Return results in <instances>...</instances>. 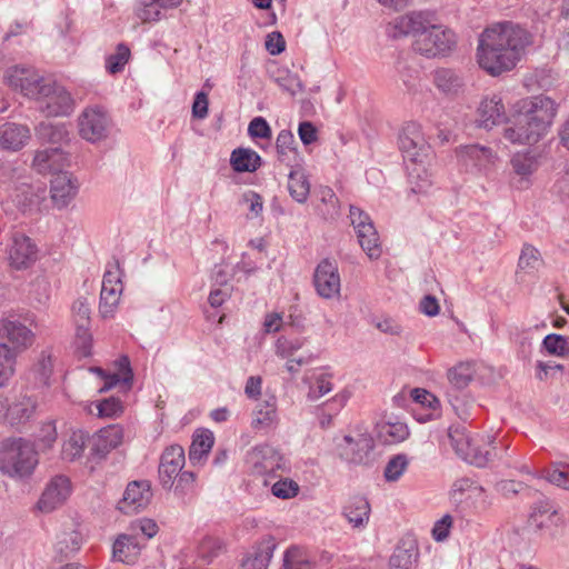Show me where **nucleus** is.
<instances>
[{
  "mask_svg": "<svg viewBox=\"0 0 569 569\" xmlns=\"http://www.w3.org/2000/svg\"><path fill=\"white\" fill-rule=\"evenodd\" d=\"M130 57V50L124 44H119L117 51L110 54L106 61L107 70L114 74L123 69Z\"/></svg>",
  "mask_w": 569,
  "mask_h": 569,
  "instance_id": "obj_51",
  "label": "nucleus"
},
{
  "mask_svg": "<svg viewBox=\"0 0 569 569\" xmlns=\"http://www.w3.org/2000/svg\"><path fill=\"white\" fill-rule=\"evenodd\" d=\"M315 286L320 297L333 299L340 295V276L336 262L322 260L315 272Z\"/></svg>",
  "mask_w": 569,
  "mask_h": 569,
  "instance_id": "obj_19",
  "label": "nucleus"
},
{
  "mask_svg": "<svg viewBox=\"0 0 569 569\" xmlns=\"http://www.w3.org/2000/svg\"><path fill=\"white\" fill-rule=\"evenodd\" d=\"M90 371L96 372L104 380V385L99 389V392L108 391L121 381L128 383L132 380V372L127 357L120 359L121 372L119 373L106 375L104 371L98 367L90 368Z\"/></svg>",
  "mask_w": 569,
  "mask_h": 569,
  "instance_id": "obj_39",
  "label": "nucleus"
},
{
  "mask_svg": "<svg viewBox=\"0 0 569 569\" xmlns=\"http://www.w3.org/2000/svg\"><path fill=\"white\" fill-rule=\"evenodd\" d=\"M77 126L78 133L83 140L97 143L108 138L111 129V118L103 107L93 104L80 112Z\"/></svg>",
  "mask_w": 569,
  "mask_h": 569,
  "instance_id": "obj_6",
  "label": "nucleus"
},
{
  "mask_svg": "<svg viewBox=\"0 0 569 569\" xmlns=\"http://www.w3.org/2000/svg\"><path fill=\"white\" fill-rule=\"evenodd\" d=\"M78 181L67 171L58 172L51 179L50 196L53 204L61 209L67 207L77 196Z\"/></svg>",
  "mask_w": 569,
  "mask_h": 569,
  "instance_id": "obj_25",
  "label": "nucleus"
},
{
  "mask_svg": "<svg viewBox=\"0 0 569 569\" xmlns=\"http://www.w3.org/2000/svg\"><path fill=\"white\" fill-rule=\"evenodd\" d=\"M432 160L426 162H412L409 168V181L415 193H428L435 183V171Z\"/></svg>",
  "mask_w": 569,
  "mask_h": 569,
  "instance_id": "obj_30",
  "label": "nucleus"
},
{
  "mask_svg": "<svg viewBox=\"0 0 569 569\" xmlns=\"http://www.w3.org/2000/svg\"><path fill=\"white\" fill-rule=\"evenodd\" d=\"M239 204L246 206L249 210L248 219H256L261 216L263 211V199L256 191L248 190L243 192L239 199Z\"/></svg>",
  "mask_w": 569,
  "mask_h": 569,
  "instance_id": "obj_50",
  "label": "nucleus"
},
{
  "mask_svg": "<svg viewBox=\"0 0 569 569\" xmlns=\"http://www.w3.org/2000/svg\"><path fill=\"white\" fill-rule=\"evenodd\" d=\"M277 423V400L276 397L270 396L256 406L251 425L254 429H267Z\"/></svg>",
  "mask_w": 569,
  "mask_h": 569,
  "instance_id": "obj_33",
  "label": "nucleus"
},
{
  "mask_svg": "<svg viewBox=\"0 0 569 569\" xmlns=\"http://www.w3.org/2000/svg\"><path fill=\"white\" fill-rule=\"evenodd\" d=\"M222 542L212 537L204 538L199 545V556L210 562L222 551Z\"/></svg>",
  "mask_w": 569,
  "mask_h": 569,
  "instance_id": "obj_59",
  "label": "nucleus"
},
{
  "mask_svg": "<svg viewBox=\"0 0 569 569\" xmlns=\"http://www.w3.org/2000/svg\"><path fill=\"white\" fill-rule=\"evenodd\" d=\"M372 448V438L361 431L346 435L336 442V450L340 459L355 465L366 462Z\"/></svg>",
  "mask_w": 569,
  "mask_h": 569,
  "instance_id": "obj_10",
  "label": "nucleus"
},
{
  "mask_svg": "<svg viewBox=\"0 0 569 569\" xmlns=\"http://www.w3.org/2000/svg\"><path fill=\"white\" fill-rule=\"evenodd\" d=\"M32 169L39 174H57L69 166L68 154L59 147H50L34 152Z\"/></svg>",
  "mask_w": 569,
  "mask_h": 569,
  "instance_id": "obj_21",
  "label": "nucleus"
},
{
  "mask_svg": "<svg viewBox=\"0 0 569 569\" xmlns=\"http://www.w3.org/2000/svg\"><path fill=\"white\" fill-rule=\"evenodd\" d=\"M331 390H332V383H331L330 379L325 375H320L316 378L315 382L310 387L308 397L311 400H318L321 397L329 393Z\"/></svg>",
  "mask_w": 569,
  "mask_h": 569,
  "instance_id": "obj_63",
  "label": "nucleus"
},
{
  "mask_svg": "<svg viewBox=\"0 0 569 569\" xmlns=\"http://www.w3.org/2000/svg\"><path fill=\"white\" fill-rule=\"evenodd\" d=\"M94 408L100 418H116L123 411L121 401L113 397L97 402Z\"/></svg>",
  "mask_w": 569,
  "mask_h": 569,
  "instance_id": "obj_52",
  "label": "nucleus"
},
{
  "mask_svg": "<svg viewBox=\"0 0 569 569\" xmlns=\"http://www.w3.org/2000/svg\"><path fill=\"white\" fill-rule=\"evenodd\" d=\"M17 357L9 346L0 342V388L7 386L16 373Z\"/></svg>",
  "mask_w": 569,
  "mask_h": 569,
  "instance_id": "obj_44",
  "label": "nucleus"
},
{
  "mask_svg": "<svg viewBox=\"0 0 569 569\" xmlns=\"http://www.w3.org/2000/svg\"><path fill=\"white\" fill-rule=\"evenodd\" d=\"M142 545L130 531L117 537L112 546V557L117 561L133 565L140 557Z\"/></svg>",
  "mask_w": 569,
  "mask_h": 569,
  "instance_id": "obj_27",
  "label": "nucleus"
},
{
  "mask_svg": "<svg viewBox=\"0 0 569 569\" xmlns=\"http://www.w3.org/2000/svg\"><path fill=\"white\" fill-rule=\"evenodd\" d=\"M76 347L81 357H88L91 355L92 336L89 331V327L76 328Z\"/></svg>",
  "mask_w": 569,
  "mask_h": 569,
  "instance_id": "obj_62",
  "label": "nucleus"
},
{
  "mask_svg": "<svg viewBox=\"0 0 569 569\" xmlns=\"http://www.w3.org/2000/svg\"><path fill=\"white\" fill-rule=\"evenodd\" d=\"M540 264L541 258L539 251L530 244L523 246L519 257V267L523 270H536Z\"/></svg>",
  "mask_w": 569,
  "mask_h": 569,
  "instance_id": "obj_56",
  "label": "nucleus"
},
{
  "mask_svg": "<svg viewBox=\"0 0 569 569\" xmlns=\"http://www.w3.org/2000/svg\"><path fill=\"white\" fill-rule=\"evenodd\" d=\"M399 148L403 158L412 162L432 160V151L427 142L421 126L417 122H407L399 133Z\"/></svg>",
  "mask_w": 569,
  "mask_h": 569,
  "instance_id": "obj_8",
  "label": "nucleus"
},
{
  "mask_svg": "<svg viewBox=\"0 0 569 569\" xmlns=\"http://www.w3.org/2000/svg\"><path fill=\"white\" fill-rule=\"evenodd\" d=\"M71 312L76 328L90 326L91 308L88 298L79 297L74 300L71 307Z\"/></svg>",
  "mask_w": 569,
  "mask_h": 569,
  "instance_id": "obj_48",
  "label": "nucleus"
},
{
  "mask_svg": "<svg viewBox=\"0 0 569 569\" xmlns=\"http://www.w3.org/2000/svg\"><path fill=\"white\" fill-rule=\"evenodd\" d=\"M457 157L466 170H477L481 173H486L497 160V154L490 148L480 144L460 147Z\"/></svg>",
  "mask_w": 569,
  "mask_h": 569,
  "instance_id": "obj_17",
  "label": "nucleus"
},
{
  "mask_svg": "<svg viewBox=\"0 0 569 569\" xmlns=\"http://www.w3.org/2000/svg\"><path fill=\"white\" fill-rule=\"evenodd\" d=\"M540 477L561 489L569 490V472L560 470L557 465L543 469Z\"/></svg>",
  "mask_w": 569,
  "mask_h": 569,
  "instance_id": "obj_54",
  "label": "nucleus"
},
{
  "mask_svg": "<svg viewBox=\"0 0 569 569\" xmlns=\"http://www.w3.org/2000/svg\"><path fill=\"white\" fill-rule=\"evenodd\" d=\"M82 541L83 538L79 531H63L57 538L56 549L63 557H69L81 548Z\"/></svg>",
  "mask_w": 569,
  "mask_h": 569,
  "instance_id": "obj_45",
  "label": "nucleus"
},
{
  "mask_svg": "<svg viewBox=\"0 0 569 569\" xmlns=\"http://www.w3.org/2000/svg\"><path fill=\"white\" fill-rule=\"evenodd\" d=\"M377 428L379 439L388 445L402 442L409 436L407 425L401 421H382Z\"/></svg>",
  "mask_w": 569,
  "mask_h": 569,
  "instance_id": "obj_37",
  "label": "nucleus"
},
{
  "mask_svg": "<svg viewBox=\"0 0 569 569\" xmlns=\"http://www.w3.org/2000/svg\"><path fill=\"white\" fill-rule=\"evenodd\" d=\"M71 493V483L67 477H54L44 488L37 502V509L49 513L62 506Z\"/></svg>",
  "mask_w": 569,
  "mask_h": 569,
  "instance_id": "obj_18",
  "label": "nucleus"
},
{
  "mask_svg": "<svg viewBox=\"0 0 569 569\" xmlns=\"http://www.w3.org/2000/svg\"><path fill=\"white\" fill-rule=\"evenodd\" d=\"M4 78L9 87L32 99L41 93L42 84L46 83L36 70L24 67L9 68Z\"/></svg>",
  "mask_w": 569,
  "mask_h": 569,
  "instance_id": "obj_14",
  "label": "nucleus"
},
{
  "mask_svg": "<svg viewBox=\"0 0 569 569\" xmlns=\"http://www.w3.org/2000/svg\"><path fill=\"white\" fill-rule=\"evenodd\" d=\"M38 465L34 445L23 438H9L0 442V470L9 477L30 476Z\"/></svg>",
  "mask_w": 569,
  "mask_h": 569,
  "instance_id": "obj_3",
  "label": "nucleus"
},
{
  "mask_svg": "<svg viewBox=\"0 0 569 569\" xmlns=\"http://www.w3.org/2000/svg\"><path fill=\"white\" fill-rule=\"evenodd\" d=\"M248 132L252 138L269 139L271 137V128L262 117H257L251 120Z\"/></svg>",
  "mask_w": 569,
  "mask_h": 569,
  "instance_id": "obj_64",
  "label": "nucleus"
},
{
  "mask_svg": "<svg viewBox=\"0 0 569 569\" xmlns=\"http://www.w3.org/2000/svg\"><path fill=\"white\" fill-rule=\"evenodd\" d=\"M214 437L209 430H200L193 436L192 443L189 449V459L192 463L200 462L201 459L209 453L213 446Z\"/></svg>",
  "mask_w": 569,
  "mask_h": 569,
  "instance_id": "obj_42",
  "label": "nucleus"
},
{
  "mask_svg": "<svg viewBox=\"0 0 569 569\" xmlns=\"http://www.w3.org/2000/svg\"><path fill=\"white\" fill-rule=\"evenodd\" d=\"M184 450L173 445L164 450L159 466V478L163 487L170 488L184 466Z\"/></svg>",
  "mask_w": 569,
  "mask_h": 569,
  "instance_id": "obj_24",
  "label": "nucleus"
},
{
  "mask_svg": "<svg viewBox=\"0 0 569 569\" xmlns=\"http://www.w3.org/2000/svg\"><path fill=\"white\" fill-rule=\"evenodd\" d=\"M231 164L237 172H253L261 166L260 156L248 148H238L231 153Z\"/></svg>",
  "mask_w": 569,
  "mask_h": 569,
  "instance_id": "obj_36",
  "label": "nucleus"
},
{
  "mask_svg": "<svg viewBox=\"0 0 569 569\" xmlns=\"http://www.w3.org/2000/svg\"><path fill=\"white\" fill-rule=\"evenodd\" d=\"M435 18V13L430 11H410L390 21L386 31L392 39L413 37L418 40L421 33L431 27Z\"/></svg>",
  "mask_w": 569,
  "mask_h": 569,
  "instance_id": "obj_9",
  "label": "nucleus"
},
{
  "mask_svg": "<svg viewBox=\"0 0 569 569\" xmlns=\"http://www.w3.org/2000/svg\"><path fill=\"white\" fill-rule=\"evenodd\" d=\"M0 338L3 340L2 342L9 346V350L14 351V356L18 357L32 346L34 333L19 320L2 319L0 320Z\"/></svg>",
  "mask_w": 569,
  "mask_h": 569,
  "instance_id": "obj_15",
  "label": "nucleus"
},
{
  "mask_svg": "<svg viewBox=\"0 0 569 569\" xmlns=\"http://www.w3.org/2000/svg\"><path fill=\"white\" fill-rule=\"evenodd\" d=\"M540 164V154L535 150L516 152L511 158V167L521 178L531 176Z\"/></svg>",
  "mask_w": 569,
  "mask_h": 569,
  "instance_id": "obj_35",
  "label": "nucleus"
},
{
  "mask_svg": "<svg viewBox=\"0 0 569 569\" xmlns=\"http://www.w3.org/2000/svg\"><path fill=\"white\" fill-rule=\"evenodd\" d=\"M431 80L440 94L456 98L463 93L466 82L462 73L451 68H437L431 73Z\"/></svg>",
  "mask_w": 569,
  "mask_h": 569,
  "instance_id": "obj_23",
  "label": "nucleus"
},
{
  "mask_svg": "<svg viewBox=\"0 0 569 569\" xmlns=\"http://www.w3.org/2000/svg\"><path fill=\"white\" fill-rule=\"evenodd\" d=\"M449 439L456 453L465 461L478 467L486 466L496 453L492 452L491 436L473 437L465 427H451Z\"/></svg>",
  "mask_w": 569,
  "mask_h": 569,
  "instance_id": "obj_4",
  "label": "nucleus"
},
{
  "mask_svg": "<svg viewBox=\"0 0 569 569\" xmlns=\"http://www.w3.org/2000/svg\"><path fill=\"white\" fill-rule=\"evenodd\" d=\"M456 44V34L442 24L437 23L436 18L431 27L422 32L418 40L413 41V50L427 58H436L448 54Z\"/></svg>",
  "mask_w": 569,
  "mask_h": 569,
  "instance_id": "obj_5",
  "label": "nucleus"
},
{
  "mask_svg": "<svg viewBox=\"0 0 569 569\" xmlns=\"http://www.w3.org/2000/svg\"><path fill=\"white\" fill-rule=\"evenodd\" d=\"M88 435L82 430H72L62 443V459L73 461L81 457Z\"/></svg>",
  "mask_w": 569,
  "mask_h": 569,
  "instance_id": "obj_40",
  "label": "nucleus"
},
{
  "mask_svg": "<svg viewBox=\"0 0 569 569\" xmlns=\"http://www.w3.org/2000/svg\"><path fill=\"white\" fill-rule=\"evenodd\" d=\"M568 337L550 333L542 341L543 348L553 356H565Z\"/></svg>",
  "mask_w": 569,
  "mask_h": 569,
  "instance_id": "obj_60",
  "label": "nucleus"
},
{
  "mask_svg": "<svg viewBox=\"0 0 569 569\" xmlns=\"http://www.w3.org/2000/svg\"><path fill=\"white\" fill-rule=\"evenodd\" d=\"M41 139L50 143H62L68 139V130L64 124L41 123L39 127Z\"/></svg>",
  "mask_w": 569,
  "mask_h": 569,
  "instance_id": "obj_49",
  "label": "nucleus"
},
{
  "mask_svg": "<svg viewBox=\"0 0 569 569\" xmlns=\"http://www.w3.org/2000/svg\"><path fill=\"white\" fill-rule=\"evenodd\" d=\"M473 366L468 362H461L448 371V380L457 389L466 388L473 379Z\"/></svg>",
  "mask_w": 569,
  "mask_h": 569,
  "instance_id": "obj_46",
  "label": "nucleus"
},
{
  "mask_svg": "<svg viewBox=\"0 0 569 569\" xmlns=\"http://www.w3.org/2000/svg\"><path fill=\"white\" fill-rule=\"evenodd\" d=\"M288 191L292 199L299 203H305L310 193V182L302 169H295L289 173Z\"/></svg>",
  "mask_w": 569,
  "mask_h": 569,
  "instance_id": "obj_38",
  "label": "nucleus"
},
{
  "mask_svg": "<svg viewBox=\"0 0 569 569\" xmlns=\"http://www.w3.org/2000/svg\"><path fill=\"white\" fill-rule=\"evenodd\" d=\"M274 548L276 543L272 539L261 541L241 560V567L243 569H267Z\"/></svg>",
  "mask_w": 569,
  "mask_h": 569,
  "instance_id": "obj_32",
  "label": "nucleus"
},
{
  "mask_svg": "<svg viewBox=\"0 0 569 569\" xmlns=\"http://www.w3.org/2000/svg\"><path fill=\"white\" fill-rule=\"evenodd\" d=\"M129 531L137 538L138 535H143L147 539H151L158 532V525L152 519L142 518L131 522Z\"/></svg>",
  "mask_w": 569,
  "mask_h": 569,
  "instance_id": "obj_58",
  "label": "nucleus"
},
{
  "mask_svg": "<svg viewBox=\"0 0 569 569\" xmlns=\"http://www.w3.org/2000/svg\"><path fill=\"white\" fill-rule=\"evenodd\" d=\"M409 465V459L406 455L393 456L386 465L385 478L388 482L398 481Z\"/></svg>",
  "mask_w": 569,
  "mask_h": 569,
  "instance_id": "obj_47",
  "label": "nucleus"
},
{
  "mask_svg": "<svg viewBox=\"0 0 569 569\" xmlns=\"http://www.w3.org/2000/svg\"><path fill=\"white\" fill-rule=\"evenodd\" d=\"M8 259L10 266L21 270L29 268L38 259V247L31 238L21 232H16L11 237L8 247Z\"/></svg>",
  "mask_w": 569,
  "mask_h": 569,
  "instance_id": "obj_16",
  "label": "nucleus"
},
{
  "mask_svg": "<svg viewBox=\"0 0 569 569\" xmlns=\"http://www.w3.org/2000/svg\"><path fill=\"white\" fill-rule=\"evenodd\" d=\"M30 139V130L27 126L6 122L0 126V149L4 151H19Z\"/></svg>",
  "mask_w": 569,
  "mask_h": 569,
  "instance_id": "obj_26",
  "label": "nucleus"
},
{
  "mask_svg": "<svg viewBox=\"0 0 569 569\" xmlns=\"http://www.w3.org/2000/svg\"><path fill=\"white\" fill-rule=\"evenodd\" d=\"M57 439V429L53 422H44L38 433L37 442L42 450L50 449Z\"/></svg>",
  "mask_w": 569,
  "mask_h": 569,
  "instance_id": "obj_61",
  "label": "nucleus"
},
{
  "mask_svg": "<svg viewBox=\"0 0 569 569\" xmlns=\"http://www.w3.org/2000/svg\"><path fill=\"white\" fill-rule=\"evenodd\" d=\"M40 109L49 117L68 116L73 109L70 93L61 86L46 81L36 98Z\"/></svg>",
  "mask_w": 569,
  "mask_h": 569,
  "instance_id": "obj_12",
  "label": "nucleus"
},
{
  "mask_svg": "<svg viewBox=\"0 0 569 569\" xmlns=\"http://www.w3.org/2000/svg\"><path fill=\"white\" fill-rule=\"evenodd\" d=\"M298 483L290 479H281L271 487L272 495L280 499L293 498L298 495Z\"/></svg>",
  "mask_w": 569,
  "mask_h": 569,
  "instance_id": "obj_57",
  "label": "nucleus"
},
{
  "mask_svg": "<svg viewBox=\"0 0 569 569\" xmlns=\"http://www.w3.org/2000/svg\"><path fill=\"white\" fill-rule=\"evenodd\" d=\"M303 346V340L301 339H288L281 337L276 342V353L277 356L283 359L293 358V355L300 350Z\"/></svg>",
  "mask_w": 569,
  "mask_h": 569,
  "instance_id": "obj_55",
  "label": "nucleus"
},
{
  "mask_svg": "<svg viewBox=\"0 0 569 569\" xmlns=\"http://www.w3.org/2000/svg\"><path fill=\"white\" fill-rule=\"evenodd\" d=\"M36 402L27 393L20 392L9 398L8 421L10 425H20L28 421L34 413Z\"/></svg>",
  "mask_w": 569,
  "mask_h": 569,
  "instance_id": "obj_29",
  "label": "nucleus"
},
{
  "mask_svg": "<svg viewBox=\"0 0 569 569\" xmlns=\"http://www.w3.org/2000/svg\"><path fill=\"white\" fill-rule=\"evenodd\" d=\"M557 111L555 100L545 94L519 99L510 108L502 137L512 144H537L549 132Z\"/></svg>",
  "mask_w": 569,
  "mask_h": 569,
  "instance_id": "obj_2",
  "label": "nucleus"
},
{
  "mask_svg": "<svg viewBox=\"0 0 569 569\" xmlns=\"http://www.w3.org/2000/svg\"><path fill=\"white\" fill-rule=\"evenodd\" d=\"M246 461L251 472L261 477L276 475L277 471L284 468L283 457L276 448L269 445L252 448L247 453Z\"/></svg>",
  "mask_w": 569,
  "mask_h": 569,
  "instance_id": "obj_13",
  "label": "nucleus"
},
{
  "mask_svg": "<svg viewBox=\"0 0 569 569\" xmlns=\"http://www.w3.org/2000/svg\"><path fill=\"white\" fill-rule=\"evenodd\" d=\"M310 553L302 547L291 546L283 555V569H313Z\"/></svg>",
  "mask_w": 569,
  "mask_h": 569,
  "instance_id": "obj_41",
  "label": "nucleus"
},
{
  "mask_svg": "<svg viewBox=\"0 0 569 569\" xmlns=\"http://www.w3.org/2000/svg\"><path fill=\"white\" fill-rule=\"evenodd\" d=\"M349 218L362 250L371 260L378 259L382 249L379 234L370 216L360 208L350 206Z\"/></svg>",
  "mask_w": 569,
  "mask_h": 569,
  "instance_id": "obj_7",
  "label": "nucleus"
},
{
  "mask_svg": "<svg viewBox=\"0 0 569 569\" xmlns=\"http://www.w3.org/2000/svg\"><path fill=\"white\" fill-rule=\"evenodd\" d=\"M122 439L123 432L119 426L102 428L93 437L91 452L98 458H103L110 450L121 445Z\"/></svg>",
  "mask_w": 569,
  "mask_h": 569,
  "instance_id": "obj_28",
  "label": "nucleus"
},
{
  "mask_svg": "<svg viewBox=\"0 0 569 569\" xmlns=\"http://www.w3.org/2000/svg\"><path fill=\"white\" fill-rule=\"evenodd\" d=\"M182 0H149L138 10V17L142 22H152L161 18V12L167 8L180 6Z\"/></svg>",
  "mask_w": 569,
  "mask_h": 569,
  "instance_id": "obj_43",
  "label": "nucleus"
},
{
  "mask_svg": "<svg viewBox=\"0 0 569 569\" xmlns=\"http://www.w3.org/2000/svg\"><path fill=\"white\" fill-rule=\"evenodd\" d=\"M555 518V511H551L547 506H539L533 508L529 518V523L531 527L542 529L547 527L549 522H553Z\"/></svg>",
  "mask_w": 569,
  "mask_h": 569,
  "instance_id": "obj_53",
  "label": "nucleus"
},
{
  "mask_svg": "<svg viewBox=\"0 0 569 569\" xmlns=\"http://www.w3.org/2000/svg\"><path fill=\"white\" fill-rule=\"evenodd\" d=\"M151 496L148 481H132L127 486L122 499L118 502V509L127 515L138 512L149 505Z\"/></svg>",
  "mask_w": 569,
  "mask_h": 569,
  "instance_id": "obj_22",
  "label": "nucleus"
},
{
  "mask_svg": "<svg viewBox=\"0 0 569 569\" xmlns=\"http://www.w3.org/2000/svg\"><path fill=\"white\" fill-rule=\"evenodd\" d=\"M122 272L119 264L108 269L102 279L100 291L99 313L102 318H112L118 309L120 297L123 290Z\"/></svg>",
  "mask_w": 569,
  "mask_h": 569,
  "instance_id": "obj_11",
  "label": "nucleus"
},
{
  "mask_svg": "<svg viewBox=\"0 0 569 569\" xmlns=\"http://www.w3.org/2000/svg\"><path fill=\"white\" fill-rule=\"evenodd\" d=\"M418 548L413 539L402 540L390 557L392 569H411L417 562Z\"/></svg>",
  "mask_w": 569,
  "mask_h": 569,
  "instance_id": "obj_34",
  "label": "nucleus"
},
{
  "mask_svg": "<svg viewBox=\"0 0 569 569\" xmlns=\"http://www.w3.org/2000/svg\"><path fill=\"white\" fill-rule=\"evenodd\" d=\"M370 505L365 497L356 496L348 500L343 507V516L347 521L357 529L367 526L370 517Z\"/></svg>",
  "mask_w": 569,
  "mask_h": 569,
  "instance_id": "obj_31",
  "label": "nucleus"
},
{
  "mask_svg": "<svg viewBox=\"0 0 569 569\" xmlns=\"http://www.w3.org/2000/svg\"><path fill=\"white\" fill-rule=\"evenodd\" d=\"M506 108L500 93H490L485 96L477 109V122L479 127L492 129L500 123L506 124Z\"/></svg>",
  "mask_w": 569,
  "mask_h": 569,
  "instance_id": "obj_20",
  "label": "nucleus"
},
{
  "mask_svg": "<svg viewBox=\"0 0 569 569\" xmlns=\"http://www.w3.org/2000/svg\"><path fill=\"white\" fill-rule=\"evenodd\" d=\"M532 44V34L512 22L496 23L480 36L478 63L491 76L512 70Z\"/></svg>",
  "mask_w": 569,
  "mask_h": 569,
  "instance_id": "obj_1",
  "label": "nucleus"
}]
</instances>
